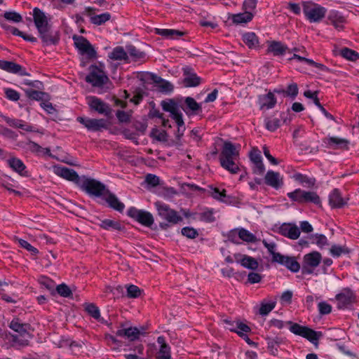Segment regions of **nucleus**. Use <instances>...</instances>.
I'll return each mask as SVG.
<instances>
[{
    "label": "nucleus",
    "instance_id": "774afa93",
    "mask_svg": "<svg viewBox=\"0 0 359 359\" xmlns=\"http://www.w3.org/2000/svg\"><path fill=\"white\" fill-rule=\"evenodd\" d=\"M318 308L320 315H327L332 311V306L325 302H320L318 305Z\"/></svg>",
    "mask_w": 359,
    "mask_h": 359
},
{
    "label": "nucleus",
    "instance_id": "09e8293b",
    "mask_svg": "<svg viewBox=\"0 0 359 359\" xmlns=\"http://www.w3.org/2000/svg\"><path fill=\"white\" fill-rule=\"evenodd\" d=\"M341 55L351 61H356L359 59V53L348 48H344L341 50Z\"/></svg>",
    "mask_w": 359,
    "mask_h": 359
},
{
    "label": "nucleus",
    "instance_id": "dca6fc26",
    "mask_svg": "<svg viewBox=\"0 0 359 359\" xmlns=\"http://www.w3.org/2000/svg\"><path fill=\"white\" fill-rule=\"evenodd\" d=\"M0 69L8 73L18 74L20 76L29 75L25 68L11 61L0 60Z\"/></svg>",
    "mask_w": 359,
    "mask_h": 359
},
{
    "label": "nucleus",
    "instance_id": "c9c22d12",
    "mask_svg": "<svg viewBox=\"0 0 359 359\" xmlns=\"http://www.w3.org/2000/svg\"><path fill=\"white\" fill-rule=\"evenodd\" d=\"M253 15L250 11H245L244 13L233 14L231 15V19L233 22L236 25L247 23L252 20Z\"/></svg>",
    "mask_w": 359,
    "mask_h": 359
},
{
    "label": "nucleus",
    "instance_id": "49530a36",
    "mask_svg": "<svg viewBox=\"0 0 359 359\" xmlns=\"http://www.w3.org/2000/svg\"><path fill=\"white\" fill-rule=\"evenodd\" d=\"M154 81L158 84L163 92L170 93L173 90L172 84L161 77L156 76L155 79H154Z\"/></svg>",
    "mask_w": 359,
    "mask_h": 359
},
{
    "label": "nucleus",
    "instance_id": "412c9836",
    "mask_svg": "<svg viewBox=\"0 0 359 359\" xmlns=\"http://www.w3.org/2000/svg\"><path fill=\"white\" fill-rule=\"evenodd\" d=\"M234 258L236 262L240 263L245 268L252 270H256L258 268L257 261L252 257L246 255L235 254Z\"/></svg>",
    "mask_w": 359,
    "mask_h": 359
},
{
    "label": "nucleus",
    "instance_id": "4d7b16f0",
    "mask_svg": "<svg viewBox=\"0 0 359 359\" xmlns=\"http://www.w3.org/2000/svg\"><path fill=\"white\" fill-rule=\"evenodd\" d=\"M85 309L87 313L95 319L98 320L100 318V310L94 304H87L85 306Z\"/></svg>",
    "mask_w": 359,
    "mask_h": 359
},
{
    "label": "nucleus",
    "instance_id": "7ed1b4c3",
    "mask_svg": "<svg viewBox=\"0 0 359 359\" xmlns=\"http://www.w3.org/2000/svg\"><path fill=\"white\" fill-rule=\"evenodd\" d=\"M288 198L298 203H312L320 205L321 201L319 196L314 191H307L297 189L294 191L287 193Z\"/></svg>",
    "mask_w": 359,
    "mask_h": 359
},
{
    "label": "nucleus",
    "instance_id": "72a5a7b5",
    "mask_svg": "<svg viewBox=\"0 0 359 359\" xmlns=\"http://www.w3.org/2000/svg\"><path fill=\"white\" fill-rule=\"evenodd\" d=\"M1 26L5 29L11 32L13 35L19 36L22 37L25 41H30L32 43H35L37 41V39L36 37L31 36V35H27V34H25L24 32L20 31L16 27L9 26V25H5L4 23L1 24Z\"/></svg>",
    "mask_w": 359,
    "mask_h": 359
},
{
    "label": "nucleus",
    "instance_id": "a878e982",
    "mask_svg": "<svg viewBox=\"0 0 359 359\" xmlns=\"http://www.w3.org/2000/svg\"><path fill=\"white\" fill-rule=\"evenodd\" d=\"M259 102L260 104V109H272L276 104V98L273 93L269 92L266 95H260L259 97Z\"/></svg>",
    "mask_w": 359,
    "mask_h": 359
},
{
    "label": "nucleus",
    "instance_id": "9d476101",
    "mask_svg": "<svg viewBox=\"0 0 359 359\" xmlns=\"http://www.w3.org/2000/svg\"><path fill=\"white\" fill-rule=\"evenodd\" d=\"M53 172L57 176L67 180L72 181L79 186V182L82 180L77 172L73 169L68 168L61 165H55L53 167Z\"/></svg>",
    "mask_w": 359,
    "mask_h": 359
},
{
    "label": "nucleus",
    "instance_id": "cd10ccee",
    "mask_svg": "<svg viewBox=\"0 0 359 359\" xmlns=\"http://www.w3.org/2000/svg\"><path fill=\"white\" fill-rule=\"evenodd\" d=\"M185 77L184 83L187 87H196L201 83V78L198 77L195 73L190 72V69L188 67L184 69Z\"/></svg>",
    "mask_w": 359,
    "mask_h": 359
},
{
    "label": "nucleus",
    "instance_id": "2eb2a0df",
    "mask_svg": "<svg viewBox=\"0 0 359 359\" xmlns=\"http://www.w3.org/2000/svg\"><path fill=\"white\" fill-rule=\"evenodd\" d=\"M277 232L291 240H296L300 236L299 227L296 224L291 223H283L278 228Z\"/></svg>",
    "mask_w": 359,
    "mask_h": 359
},
{
    "label": "nucleus",
    "instance_id": "37998d69",
    "mask_svg": "<svg viewBox=\"0 0 359 359\" xmlns=\"http://www.w3.org/2000/svg\"><path fill=\"white\" fill-rule=\"evenodd\" d=\"M238 237L240 240L247 243H255L257 241V238L253 233L243 228L238 229Z\"/></svg>",
    "mask_w": 359,
    "mask_h": 359
},
{
    "label": "nucleus",
    "instance_id": "79ce46f5",
    "mask_svg": "<svg viewBox=\"0 0 359 359\" xmlns=\"http://www.w3.org/2000/svg\"><path fill=\"white\" fill-rule=\"evenodd\" d=\"M321 336L322 333L320 332H316L308 327H306L303 334V337L307 339L309 341L315 344Z\"/></svg>",
    "mask_w": 359,
    "mask_h": 359
},
{
    "label": "nucleus",
    "instance_id": "c03bdc74",
    "mask_svg": "<svg viewBox=\"0 0 359 359\" xmlns=\"http://www.w3.org/2000/svg\"><path fill=\"white\" fill-rule=\"evenodd\" d=\"M276 301L266 302L263 300L261 302L259 313L262 316L268 315L276 306Z\"/></svg>",
    "mask_w": 359,
    "mask_h": 359
},
{
    "label": "nucleus",
    "instance_id": "c85d7f7f",
    "mask_svg": "<svg viewBox=\"0 0 359 359\" xmlns=\"http://www.w3.org/2000/svg\"><path fill=\"white\" fill-rule=\"evenodd\" d=\"M154 32L156 34L171 39H177L184 35V32L182 31L171 29L156 28Z\"/></svg>",
    "mask_w": 359,
    "mask_h": 359
},
{
    "label": "nucleus",
    "instance_id": "9b49d317",
    "mask_svg": "<svg viewBox=\"0 0 359 359\" xmlns=\"http://www.w3.org/2000/svg\"><path fill=\"white\" fill-rule=\"evenodd\" d=\"M146 328L143 326L137 328L136 327H123L116 331V335L121 337H126L130 341L138 339L140 335L145 334Z\"/></svg>",
    "mask_w": 359,
    "mask_h": 359
},
{
    "label": "nucleus",
    "instance_id": "4468645a",
    "mask_svg": "<svg viewBox=\"0 0 359 359\" xmlns=\"http://www.w3.org/2000/svg\"><path fill=\"white\" fill-rule=\"evenodd\" d=\"M273 262H277L287 267L292 272H298L300 269V264L293 257L285 256L281 254H276Z\"/></svg>",
    "mask_w": 359,
    "mask_h": 359
},
{
    "label": "nucleus",
    "instance_id": "5fc2aeb1",
    "mask_svg": "<svg viewBox=\"0 0 359 359\" xmlns=\"http://www.w3.org/2000/svg\"><path fill=\"white\" fill-rule=\"evenodd\" d=\"M349 250L346 246L334 245L330 248V253L333 257H339L342 254H348Z\"/></svg>",
    "mask_w": 359,
    "mask_h": 359
},
{
    "label": "nucleus",
    "instance_id": "0eeeda50",
    "mask_svg": "<svg viewBox=\"0 0 359 359\" xmlns=\"http://www.w3.org/2000/svg\"><path fill=\"white\" fill-rule=\"evenodd\" d=\"M86 81L93 86L101 87L109 81V78L102 69L95 65H91L90 73L86 77Z\"/></svg>",
    "mask_w": 359,
    "mask_h": 359
},
{
    "label": "nucleus",
    "instance_id": "423d86ee",
    "mask_svg": "<svg viewBox=\"0 0 359 359\" xmlns=\"http://www.w3.org/2000/svg\"><path fill=\"white\" fill-rule=\"evenodd\" d=\"M322 260L321 254L317 251H313L304 256L302 273V274H311L314 269L319 265Z\"/></svg>",
    "mask_w": 359,
    "mask_h": 359
},
{
    "label": "nucleus",
    "instance_id": "6e6d98bb",
    "mask_svg": "<svg viewBox=\"0 0 359 359\" xmlns=\"http://www.w3.org/2000/svg\"><path fill=\"white\" fill-rule=\"evenodd\" d=\"M236 327H237V332H236V333H237L241 337H244L246 333L251 331L250 327L248 325L239 320H237V322H236Z\"/></svg>",
    "mask_w": 359,
    "mask_h": 359
},
{
    "label": "nucleus",
    "instance_id": "1a4fd4ad",
    "mask_svg": "<svg viewBox=\"0 0 359 359\" xmlns=\"http://www.w3.org/2000/svg\"><path fill=\"white\" fill-rule=\"evenodd\" d=\"M128 215L142 225L149 227L151 226L154 222V217L150 212L138 210L135 208H130L128 211Z\"/></svg>",
    "mask_w": 359,
    "mask_h": 359
},
{
    "label": "nucleus",
    "instance_id": "680f3d73",
    "mask_svg": "<svg viewBox=\"0 0 359 359\" xmlns=\"http://www.w3.org/2000/svg\"><path fill=\"white\" fill-rule=\"evenodd\" d=\"M18 242L20 247L28 250L32 255H36V254H38L39 250L36 248L32 246L30 243H29L27 241L23 239H18Z\"/></svg>",
    "mask_w": 359,
    "mask_h": 359
},
{
    "label": "nucleus",
    "instance_id": "6ab92c4d",
    "mask_svg": "<svg viewBox=\"0 0 359 359\" xmlns=\"http://www.w3.org/2000/svg\"><path fill=\"white\" fill-rule=\"evenodd\" d=\"M50 27L51 26L48 28L41 29V30H38L39 36L45 45H55L58 43L60 39L57 33L55 32L53 34L50 30Z\"/></svg>",
    "mask_w": 359,
    "mask_h": 359
},
{
    "label": "nucleus",
    "instance_id": "603ef678",
    "mask_svg": "<svg viewBox=\"0 0 359 359\" xmlns=\"http://www.w3.org/2000/svg\"><path fill=\"white\" fill-rule=\"evenodd\" d=\"M287 324L290 325V330L296 335L303 337L304 332H305L307 327L302 326L298 323H294L291 321L286 322Z\"/></svg>",
    "mask_w": 359,
    "mask_h": 359
},
{
    "label": "nucleus",
    "instance_id": "f3484780",
    "mask_svg": "<svg viewBox=\"0 0 359 359\" xmlns=\"http://www.w3.org/2000/svg\"><path fill=\"white\" fill-rule=\"evenodd\" d=\"M77 121L90 130L97 131L101 128H105L107 127L106 121L102 118L96 119L79 116L77 118Z\"/></svg>",
    "mask_w": 359,
    "mask_h": 359
},
{
    "label": "nucleus",
    "instance_id": "6e6552de",
    "mask_svg": "<svg viewBox=\"0 0 359 359\" xmlns=\"http://www.w3.org/2000/svg\"><path fill=\"white\" fill-rule=\"evenodd\" d=\"M72 39L75 47L81 55H86L88 58H94L96 57V51L85 37L74 35Z\"/></svg>",
    "mask_w": 359,
    "mask_h": 359
},
{
    "label": "nucleus",
    "instance_id": "de8ad7c7",
    "mask_svg": "<svg viewBox=\"0 0 359 359\" xmlns=\"http://www.w3.org/2000/svg\"><path fill=\"white\" fill-rule=\"evenodd\" d=\"M280 125V120L278 118H267L265 119L266 128L269 131L276 130Z\"/></svg>",
    "mask_w": 359,
    "mask_h": 359
},
{
    "label": "nucleus",
    "instance_id": "bb28decb",
    "mask_svg": "<svg viewBox=\"0 0 359 359\" xmlns=\"http://www.w3.org/2000/svg\"><path fill=\"white\" fill-rule=\"evenodd\" d=\"M329 204L333 208H340L346 204L345 200L342 198L337 189H334L330 193L329 196Z\"/></svg>",
    "mask_w": 359,
    "mask_h": 359
},
{
    "label": "nucleus",
    "instance_id": "e433bc0d",
    "mask_svg": "<svg viewBox=\"0 0 359 359\" xmlns=\"http://www.w3.org/2000/svg\"><path fill=\"white\" fill-rule=\"evenodd\" d=\"M109 57L114 60H126L128 57L123 47L117 46L109 54Z\"/></svg>",
    "mask_w": 359,
    "mask_h": 359
},
{
    "label": "nucleus",
    "instance_id": "4c0bfd02",
    "mask_svg": "<svg viewBox=\"0 0 359 359\" xmlns=\"http://www.w3.org/2000/svg\"><path fill=\"white\" fill-rule=\"evenodd\" d=\"M27 149L38 155L50 154V150L48 148H43L38 144L32 141L27 144Z\"/></svg>",
    "mask_w": 359,
    "mask_h": 359
},
{
    "label": "nucleus",
    "instance_id": "b1692460",
    "mask_svg": "<svg viewBox=\"0 0 359 359\" xmlns=\"http://www.w3.org/2000/svg\"><path fill=\"white\" fill-rule=\"evenodd\" d=\"M90 107L91 109L102 114L108 115L111 111L109 106L106 103L102 102L100 99L95 97L91 98Z\"/></svg>",
    "mask_w": 359,
    "mask_h": 359
},
{
    "label": "nucleus",
    "instance_id": "a211bd4d",
    "mask_svg": "<svg viewBox=\"0 0 359 359\" xmlns=\"http://www.w3.org/2000/svg\"><path fill=\"white\" fill-rule=\"evenodd\" d=\"M264 182L275 189H278L283 185V179L278 172L269 170L264 177Z\"/></svg>",
    "mask_w": 359,
    "mask_h": 359
},
{
    "label": "nucleus",
    "instance_id": "f704fd0d",
    "mask_svg": "<svg viewBox=\"0 0 359 359\" xmlns=\"http://www.w3.org/2000/svg\"><path fill=\"white\" fill-rule=\"evenodd\" d=\"M242 39L249 48L259 47V39L254 32H246L243 34Z\"/></svg>",
    "mask_w": 359,
    "mask_h": 359
},
{
    "label": "nucleus",
    "instance_id": "338daca9",
    "mask_svg": "<svg viewBox=\"0 0 359 359\" xmlns=\"http://www.w3.org/2000/svg\"><path fill=\"white\" fill-rule=\"evenodd\" d=\"M26 95L34 100H41L43 99V93L36 90L29 89L26 90Z\"/></svg>",
    "mask_w": 359,
    "mask_h": 359
},
{
    "label": "nucleus",
    "instance_id": "20e7f679",
    "mask_svg": "<svg viewBox=\"0 0 359 359\" xmlns=\"http://www.w3.org/2000/svg\"><path fill=\"white\" fill-rule=\"evenodd\" d=\"M303 12L310 22H318L325 18L327 10L319 4L307 2L304 4Z\"/></svg>",
    "mask_w": 359,
    "mask_h": 359
},
{
    "label": "nucleus",
    "instance_id": "e2e57ef3",
    "mask_svg": "<svg viewBox=\"0 0 359 359\" xmlns=\"http://www.w3.org/2000/svg\"><path fill=\"white\" fill-rule=\"evenodd\" d=\"M298 86L297 83H292L287 86L285 89V95L294 98L298 95Z\"/></svg>",
    "mask_w": 359,
    "mask_h": 359
},
{
    "label": "nucleus",
    "instance_id": "3c124183",
    "mask_svg": "<svg viewBox=\"0 0 359 359\" xmlns=\"http://www.w3.org/2000/svg\"><path fill=\"white\" fill-rule=\"evenodd\" d=\"M312 243L316 244L319 248H322L328 245L327 238L323 234H315L311 237Z\"/></svg>",
    "mask_w": 359,
    "mask_h": 359
},
{
    "label": "nucleus",
    "instance_id": "0e129e2a",
    "mask_svg": "<svg viewBox=\"0 0 359 359\" xmlns=\"http://www.w3.org/2000/svg\"><path fill=\"white\" fill-rule=\"evenodd\" d=\"M56 290L60 295L64 297H69L72 294L70 288L64 283L57 285Z\"/></svg>",
    "mask_w": 359,
    "mask_h": 359
},
{
    "label": "nucleus",
    "instance_id": "473e14b6",
    "mask_svg": "<svg viewBox=\"0 0 359 359\" xmlns=\"http://www.w3.org/2000/svg\"><path fill=\"white\" fill-rule=\"evenodd\" d=\"M11 329L13 331L18 332L21 336L27 334V330L29 327V324L22 323L19 318H14L9 325Z\"/></svg>",
    "mask_w": 359,
    "mask_h": 359
},
{
    "label": "nucleus",
    "instance_id": "393cba45",
    "mask_svg": "<svg viewBox=\"0 0 359 359\" xmlns=\"http://www.w3.org/2000/svg\"><path fill=\"white\" fill-rule=\"evenodd\" d=\"M323 142L330 148L336 149H348V141L339 137H331L323 140Z\"/></svg>",
    "mask_w": 359,
    "mask_h": 359
},
{
    "label": "nucleus",
    "instance_id": "8fccbe9b",
    "mask_svg": "<svg viewBox=\"0 0 359 359\" xmlns=\"http://www.w3.org/2000/svg\"><path fill=\"white\" fill-rule=\"evenodd\" d=\"M111 15L109 13H104L100 15H96L90 18V21L93 24L101 25L109 20Z\"/></svg>",
    "mask_w": 359,
    "mask_h": 359
},
{
    "label": "nucleus",
    "instance_id": "f03ea898",
    "mask_svg": "<svg viewBox=\"0 0 359 359\" xmlns=\"http://www.w3.org/2000/svg\"><path fill=\"white\" fill-rule=\"evenodd\" d=\"M79 187L88 194L96 197L104 198L109 191L103 183L85 176H83L82 180L79 182Z\"/></svg>",
    "mask_w": 359,
    "mask_h": 359
},
{
    "label": "nucleus",
    "instance_id": "69168bd1",
    "mask_svg": "<svg viewBox=\"0 0 359 359\" xmlns=\"http://www.w3.org/2000/svg\"><path fill=\"white\" fill-rule=\"evenodd\" d=\"M141 290L134 285H130L127 287V296L130 298H137L140 295Z\"/></svg>",
    "mask_w": 359,
    "mask_h": 359
},
{
    "label": "nucleus",
    "instance_id": "58836bf2",
    "mask_svg": "<svg viewBox=\"0 0 359 359\" xmlns=\"http://www.w3.org/2000/svg\"><path fill=\"white\" fill-rule=\"evenodd\" d=\"M8 165L15 172L22 175V171L25 169L23 162L17 158H11L7 160Z\"/></svg>",
    "mask_w": 359,
    "mask_h": 359
},
{
    "label": "nucleus",
    "instance_id": "aec40b11",
    "mask_svg": "<svg viewBox=\"0 0 359 359\" xmlns=\"http://www.w3.org/2000/svg\"><path fill=\"white\" fill-rule=\"evenodd\" d=\"M33 19L37 30H41V29L48 28L50 26L45 13L39 8L33 9Z\"/></svg>",
    "mask_w": 359,
    "mask_h": 359
},
{
    "label": "nucleus",
    "instance_id": "864d4df0",
    "mask_svg": "<svg viewBox=\"0 0 359 359\" xmlns=\"http://www.w3.org/2000/svg\"><path fill=\"white\" fill-rule=\"evenodd\" d=\"M6 20L13 22H20L22 20L21 15L15 11H6L4 13Z\"/></svg>",
    "mask_w": 359,
    "mask_h": 359
},
{
    "label": "nucleus",
    "instance_id": "13d9d810",
    "mask_svg": "<svg viewBox=\"0 0 359 359\" xmlns=\"http://www.w3.org/2000/svg\"><path fill=\"white\" fill-rule=\"evenodd\" d=\"M295 180L299 182L302 184H306L309 187L313 186L315 184V180L308 177L306 175L301 173H297L294 175Z\"/></svg>",
    "mask_w": 359,
    "mask_h": 359
},
{
    "label": "nucleus",
    "instance_id": "a18cd8bd",
    "mask_svg": "<svg viewBox=\"0 0 359 359\" xmlns=\"http://www.w3.org/2000/svg\"><path fill=\"white\" fill-rule=\"evenodd\" d=\"M127 50L129 55L133 58L134 61H140L144 60L145 57V53L137 50L134 46H128Z\"/></svg>",
    "mask_w": 359,
    "mask_h": 359
},
{
    "label": "nucleus",
    "instance_id": "ea45409f",
    "mask_svg": "<svg viewBox=\"0 0 359 359\" xmlns=\"http://www.w3.org/2000/svg\"><path fill=\"white\" fill-rule=\"evenodd\" d=\"M208 191H209L210 196L212 197H213L215 199L219 201H222V202L226 201L225 200V198L226 197L225 189L220 190L217 187H214L212 186H210Z\"/></svg>",
    "mask_w": 359,
    "mask_h": 359
},
{
    "label": "nucleus",
    "instance_id": "4be33fe9",
    "mask_svg": "<svg viewBox=\"0 0 359 359\" xmlns=\"http://www.w3.org/2000/svg\"><path fill=\"white\" fill-rule=\"evenodd\" d=\"M157 343L160 345L159 351L157 353V359H169L171 358V351L169 345L165 342V337L160 336L157 338Z\"/></svg>",
    "mask_w": 359,
    "mask_h": 359
},
{
    "label": "nucleus",
    "instance_id": "bf43d9fd",
    "mask_svg": "<svg viewBox=\"0 0 359 359\" xmlns=\"http://www.w3.org/2000/svg\"><path fill=\"white\" fill-rule=\"evenodd\" d=\"M196 219L205 222H212L215 221V217L212 210H207L197 214Z\"/></svg>",
    "mask_w": 359,
    "mask_h": 359
},
{
    "label": "nucleus",
    "instance_id": "2f4dec72",
    "mask_svg": "<svg viewBox=\"0 0 359 359\" xmlns=\"http://www.w3.org/2000/svg\"><path fill=\"white\" fill-rule=\"evenodd\" d=\"M180 107L188 114L189 111L194 114H197L198 111L201 110V105L192 97H187L184 101V106Z\"/></svg>",
    "mask_w": 359,
    "mask_h": 359
},
{
    "label": "nucleus",
    "instance_id": "c756f323",
    "mask_svg": "<svg viewBox=\"0 0 359 359\" xmlns=\"http://www.w3.org/2000/svg\"><path fill=\"white\" fill-rule=\"evenodd\" d=\"M328 20L338 30L342 29L346 22L345 18L338 11L330 12Z\"/></svg>",
    "mask_w": 359,
    "mask_h": 359
},
{
    "label": "nucleus",
    "instance_id": "f8f14e48",
    "mask_svg": "<svg viewBox=\"0 0 359 359\" xmlns=\"http://www.w3.org/2000/svg\"><path fill=\"white\" fill-rule=\"evenodd\" d=\"M161 106L164 111L171 114V116L175 122H178L179 124L182 125V114L180 110L181 105L178 104V103L173 100H169L168 101H162Z\"/></svg>",
    "mask_w": 359,
    "mask_h": 359
},
{
    "label": "nucleus",
    "instance_id": "f257e3e1",
    "mask_svg": "<svg viewBox=\"0 0 359 359\" xmlns=\"http://www.w3.org/2000/svg\"><path fill=\"white\" fill-rule=\"evenodd\" d=\"M238 156V148L231 142H224L219 156L221 166L232 174L238 173L240 169L236 161Z\"/></svg>",
    "mask_w": 359,
    "mask_h": 359
},
{
    "label": "nucleus",
    "instance_id": "7c9ffc66",
    "mask_svg": "<svg viewBox=\"0 0 359 359\" xmlns=\"http://www.w3.org/2000/svg\"><path fill=\"white\" fill-rule=\"evenodd\" d=\"M287 49L281 42L273 41L269 45L267 51L272 53L274 56H280L284 55Z\"/></svg>",
    "mask_w": 359,
    "mask_h": 359
},
{
    "label": "nucleus",
    "instance_id": "a19ab883",
    "mask_svg": "<svg viewBox=\"0 0 359 359\" xmlns=\"http://www.w3.org/2000/svg\"><path fill=\"white\" fill-rule=\"evenodd\" d=\"M100 226L106 230H118L120 231L122 229L121 224L115 220L106 219L101 222Z\"/></svg>",
    "mask_w": 359,
    "mask_h": 359
},
{
    "label": "nucleus",
    "instance_id": "052dcab7",
    "mask_svg": "<svg viewBox=\"0 0 359 359\" xmlns=\"http://www.w3.org/2000/svg\"><path fill=\"white\" fill-rule=\"evenodd\" d=\"M182 234L188 238H195L198 236V233L196 229L193 227L186 226L182 229Z\"/></svg>",
    "mask_w": 359,
    "mask_h": 359
},
{
    "label": "nucleus",
    "instance_id": "ddd939ff",
    "mask_svg": "<svg viewBox=\"0 0 359 359\" xmlns=\"http://www.w3.org/2000/svg\"><path fill=\"white\" fill-rule=\"evenodd\" d=\"M335 298L337 302V307L341 309L352 304L355 302V296L350 289L345 288L337 294Z\"/></svg>",
    "mask_w": 359,
    "mask_h": 359
},
{
    "label": "nucleus",
    "instance_id": "5701e85b",
    "mask_svg": "<svg viewBox=\"0 0 359 359\" xmlns=\"http://www.w3.org/2000/svg\"><path fill=\"white\" fill-rule=\"evenodd\" d=\"M106 202L109 204V206L116 211L123 212L125 208V205L121 202L118 198L109 191H108L106 195L103 198Z\"/></svg>",
    "mask_w": 359,
    "mask_h": 359
},
{
    "label": "nucleus",
    "instance_id": "39448f33",
    "mask_svg": "<svg viewBox=\"0 0 359 359\" xmlns=\"http://www.w3.org/2000/svg\"><path fill=\"white\" fill-rule=\"evenodd\" d=\"M158 215L168 222L176 224L182 221V217L179 215L177 211L170 208L165 203L157 201L154 203Z\"/></svg>",
    "mask_w": 359,
    "mask_h": 359
}]
</instances>
